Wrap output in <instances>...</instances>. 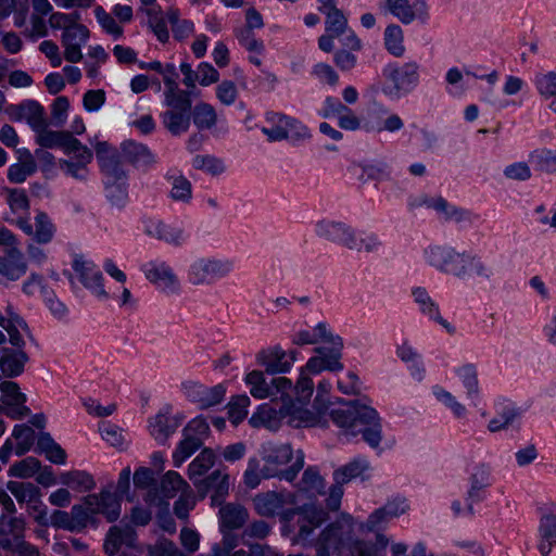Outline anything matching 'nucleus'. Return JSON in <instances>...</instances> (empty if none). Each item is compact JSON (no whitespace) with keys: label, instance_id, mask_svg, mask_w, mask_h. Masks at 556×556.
<instances>
[{"label":"nucleus","instance_id":"obj_1","mask_svg":"<svg viewBox=\"0 0 556 556\" xmlns=\"http://www.w3.org/2000/svg\"><path fill=\"white\" fill-rule=\"evenodd\" d=\"M327 410L328 406L320 399V396H316L313 410H311L301 406H296L294 403H292L291 396L288 393V399L286 402H281L278 414L280 417H289V424L291 426L301 428L325 426L327 424ZM276 414L277 410L275 408L268 405H264L255 415L250 418V424L254 427H257L261 424L268 422Z\"/></svg>","mask_w":556,"mask_h":556},{"label":"nucleus","instance_id":"obj_2","mask_svg":"<svg viewBox=\"0 0 556 556\" xmlns=\"http://www.w3.org/2000/svg\"><path fill=\"white\" fill-rule=\"evenodd\" d=\"M292 447L290 444H280L273 448L266 457V465L263 468L265 477H279L287 481H293L298 472L304 466V454L302 451L296 452L295 462L287 469H279V466L288 464L292 459Z\"/></svg>","mask_w":556,"mask_h":556},{"label":"nucleus","instance_id":"obj_3","mask_svg":"<svg viewBox=\"0 0 556 556\" xmlns=\"http://www.w3.org/2000/svg\"><path fill=\"white\" fill-rule=\"evenodd\" d=\"M165 105L168 108L163 114L162 119L165 128L173 135L177 136L186 132L190 126L191 117V93L164 99Z\"/></svg>","mask_w":556,"mask_h":556},{"label":"nucleus","instance_id":"obj_4","mask_svg":"<svg viewBox=\"0 0 556 556\" xmlns=\"http://www.w3.org/2000/svg\"><path fill=\"white\" fill-rule=\"evenodd\" d=\"M247 382L251 386V394L257 399L271 397L273 401L286 402L292 382L286 377H276L266 382L262 371H252L247 376Z\"/></svg>","mask_w":556,"mask_h":556},{"label":"nucleus","instance_id":"obj_5","mask_svg":"<svg viewBox=\"0 0 556 556\" xmlns=\"http://www.w3.org/2000/svg\"><path fill=\"white\" fill-rule=\"evenodd\" d=\"M84 506L89 515H103L109 522H114L121 515V504L111 490H102L99 494H89L84 498Z\"/></svg>","mask_w":556,"mask_h":556},{"label":"nucleus","instance_id":"obj_6","mask_svg":"<svg viewBox=\"0 0 556 556\" xmlns=\"http://www.w3.org/2000/svg\"><path fill=\"white\" fill-rule=\"evenodd\" d=\"M253 504L256 513L263 517H274L280 514L287 505L296 504V495L292 492L268 491L254 496Z\"/></svg>","mask_w":556,"mask_h":556},{"label":"nucleus","instance_id":"obj_7","mask_svg":"<svg viewBox=\"0 0 556 556\" xmlns=\"http://www.w3.org/2000/svg\"><path fill=\"white\" fill-rule=\"evenodd\" d=\"M342 348L343 343L341 338H337L334 346H332L328 352L326 348H316L315 351L319 356L309 358L306 364V368L313 374H318L323 370H341L343 368V365L340 362Z\"/></svg>","mask_w":556,"mask_h":556},{"label":"nucleus","instance_id":"obj_8","mask_svg":"<svg viewBox=\"0 0 556 556\" xmlns=\"http://www.w3.org/2000/svg\"><path fill=\"white\" fill-rule=\"evenodd\" d=\"M136 531L127 523L112 526L105 536L103 548L108 556H115L123 547H135Z\"/></svg>","mask_w":556,"mask_h":556},{"label":"nucleus","instance_id":"obj_9","mask_svg":"<svg viewBox=\"0 0 556 556\" xmlns=\"http://www.w3.org/2000/svg\"><path fill=\"white\" fill-rule=\"evenodd\" d=\"M36 142L43 149L60 148L66 153L80 141L68 130H51L43 126L36 132Z\"/></svg>","mask_w":556,"mask_h":556},{"label":"nucleus","instance_id":"obj_10","mask_svg":"<svg viewBox=\"0 0 556 556\" xmlns=\"http://www.w3.org/2000/svg\"><path fill=\"white\" fill-rule=\"evenodd\" d=\"M194 485L198 488L202 496H205L207 492L212 491V504L220 505L229 491L228 475L220 470H215L205 479H202L199 482L194 481Z\"/></svg>","mask_w":556,"mask_h":556},{"label":"nucleus","instance_id":"obj_11","mask_svg":"<svg viewBox=\"0 0 556 556\" xmlns=\"http://www.w3.org/2000/svg\"><path fill=\"white\" fill-rule=\"evenodd\" d=\"M302 510L303 515L298 520L299 531L293 539L295 543L305 542L313 531L328 519V514L323 508L313 505H304V509Z\"/></svg>","mask_w":556,"mask_h":556},{"label":"nucleus","instance_id":"obj_12","mask_svg":"<svg viewBox=\"0 0 556 556\" xmlns=\"http://www.w3.org/2000/svg\"><path fill=\"white\" fill-rule=\"evenodd\" d=\"M27 262L16 247L7 249L4 255L0 256V275L9 280H18L27 273Z\"/></svg>","mask_w":556,"mask_h":556},{"label":"nucleus","instance_id":"obj_13","mask_svg":"<svg viewBox=\"0 0 556 556\" xmlns=\"http://www.w3.org/2000/svg\"><path fill=\"white\" fill-rule=\"evenodd\" d=\"M66 154H74L75 161L60 160L59 165L61 169L74 178H85L87 165L91 162L93 156L92 151L79 142L75 148L73 147V150H68Z\"/></svg>","mask_w":556,"mask_h":556},{"label":"nucleus","instance_id":"obj_14","mask_svg":"<svg viewBox=\"0 0 556 556\" xmlns=\"http://www.w3.org/2000/svg\"><path fill=\"white\" fill-rule=\"evenodd\" d=\"M16 224L26 235L33 236L38 243H48L53 237V225L46 213L37 214L35 231L28 218L20 216Z\"/></svg>","mask_w":556,"mask_h":556},{"label":"nucleus","instance_id":"obj_15","mask_svg":"<svg viewBox=\"0 0 556 556\" xmlns=\"http://www.w3.org/2000/svg\"><path fill=\"white\" fill-rule=\"evenodd\" d=\"M258 363L265 368L267 372H286L289 370L291 363L294 361V353H290V359H287V354L279 348L262 351L257 355Z\"/></svg>","mask_w":556,"mask_h":556},{"label":"nucleus","instance_id":"obj_16","mask_svg":"<svg viewBox=\"0 0 556 556\" xmlns=\"http://www.w3.org/2000/svg\"><path fill=\"white\" fill-rule=\"evenodd\" d=\"M344 534L343 526L339 522L329 525L319 535L317 556H330L339 551Z\"/></svg>","mask_w":556,"mask_h":556},{"label":"nucleus","instance_id":"obj_17","mask_svg":"<svg viewBox=\"0 0 556 556\" xmlns=\"http://www.w3.org/2000/svg\"><path fill=\"white\" fill-rule=\"evenodd\" d=\"M37 169L34 155L25 150L20 154L17 163L12 164L8 169V178L11 182L22 184Z\"/></svg>","mask_w":556,"mask_h":556},{"label":"nucleus","instance_id":"obj_18","mask_svg":"<svg viewBox=\"0 0 556 556\" xmlns=\"http://www.w3.org/2000/svg\"><path fill=\"white\" fill-rule=\"evenodd\" d=\"M150 433L159 442L165 443L178 428V421L167 414L160 413L150 421Z\"/></svg>","mask_w":556,"mask_h":556},{"label":"nucleus","instance_id":"obj_19","mask_svg":"<svg viewBox=\"0 0 556 556\" xmlns=\"http://www.w3.org/2000/svg\"><path fill=\"white\" fill-rule=\"evenodd\" d=\"M222 526L233 530L241 528L248 520V510L239 504H227L219 509Z\"/></svg>","mask_w":556,"mask_h":556},{"label":"nucleus","instance_id":"obj_20","mask_svg":"<svg viewBox=\"0 0 556 556\" xmlns=\"http://www.w3.org/2000/svg\"><path fill=\"white\" fill-rule=\"evenodd\" d=\"M329 414L338 427L351 429L357 424V402H344L340 407L331 409Z\"/></svg>","mask_w":556,"mask_h":556},{"label":"nucleus","instance_id":"obj_21","mask_svg":"<svg viewBox=\"0 0 556 556\" xmlns=\"http://www.w3.org/2000/svg\"><path fill=\"white\" fill-rule=\"evenodd\" d=\"M539 529L543 540L539 549L543 556H546L551 553L553 545L556 544V515H543Z\"/></svg>","mask_w":556,"mask_h":556},{"label":"nucleus","instance_id":"obj_22","mask_svg":"<svg viewBox=\"0 0 556 556\" xmlns=\"http://www.w3.org/2000/svg\"><path fill=\"white\" fill-rule=\"evenodd\" d=\"M60 481L79 492H87L94 488L96 482L90 473L83 470H72L60 476Z\"/></svg>","mask_w":556,"mask_h":556},{"label":"nucleus","instance_id":"obj_23","mask_svg":"<svg viewBox=\"0 0 556 556\" xmlns=\"http://www.w3.org/2000/svg\"><path fill=\"white\" fill-rule=\"evenodd\" d=\"M7 489L21 504H28L41 496L40 489L31 482L9 481Z\"/></svg>","mask_w":556,"mask_h":556},{"label":"nucleus","instance_id":"obj_24","mask_svg":"<svg viewBox=\"0 0 556 556\" xmlns=\"http://www.w3.org/2000/svg\"><path fill=\"white\" fill-rule=\"evenodd\" d=\"M74 269L79 275L81 282L86 287L98 288V293L101 295H105V291L101 285V274L98 271H93V269L90 266H88L87 262H85L81 257L75 258Z\"/></svg>","mask_w":556,"mask_h":556},{"label":"nucleus","instance_id":"obj_25","mask_svg":"<svg viewBox=\"0 0 556 556\" xmlns=\"http://www.w3.org/2000/svg\"><path fill=\"white\" fill-rule=\"evenodd\" d=\"M37 447L45 453L48 459L54 464H64L66 460L65 451L54 442L47 432H41L37 440Z\"/></svg>","mask_w":556,"mask_h":556},{"label":"nucleus","instance_id":"obj_26","mask_svg":"<svg viewBox=\"0 0 556 556\" xmlns=\"http://www.w3.org/2000/svg\"><path fill=\"white\" fill-rule=\"evenodd\" d=\"M369 468V464L364 459H354L349 464L338 468L333 472V478L338 484H344L352 479L362 476Z\"/></svg>","mask_w":556,"mask_h":556},{"label":"nucleus","instance_id":"obj_27","mask_svg":"<svg viewBox=\"0 0 556 556\" xmlns=\"http://www.w3.org/2000/svg\"><path fill=\"white\" fill-rule=\"evenodd\" d=\"M191 116L194 125L199 129H210L217 122V114L215 109L205 102H199L195 104L191 112Z\"/></svg>","mask_w":556,"mask_h":556},{"label":"nucleus","instance_id":"obj_28","mask_svg":"<svg viewBox=\"0 0 556 556\" xmlns=\"http://www.w3.org/2000/svg\"><path fill=\"white\" fill-rule=\"evenodd\" d=\"M190 486L176 471H168L161 480L160 491L163 498H172L177 492L189 490Z\"/></svg>","mask_w":556,"mask_h":556},{"label":"nucleus","instance_id":"obj_29","mask_svg":"<svg viewBox=\"0 0 556 556\" xmlns=\"http://www.w3.org/2000/svg\"><path fill=\"white\" fill-rule=\"evenodd\" d=\"M325 488V481L319 472L308 467L299 482V491L308 493L311 496L321 494Z\"/></svg>","mask_w":556,"mask_h":556},{"label":"nucleus","instance_id":"obj_30","mask_svg":"<svg viewBox=\"0 0 556 556\" xmlns=\"http://www.w3.org/2000/svg\"><path fill=\"white\" fill-rule=\"evenodd\" d=\"M215 463V454L211 448H204L189 465V478L194 480L203 476Z\"/></svg>","mask_w":556,"mask_h":556},{"label":"nucleus","instance_id":"obj_31","mask_svg":"<svg viewBox=\"0 0 556 556\" xmlns=\"http://www.w3.org/2000/svg\"><path fill=\"white\" fill-rule=\"evenodd\" d=\"M202 443L203 442L199 438H193L187 433H184V439L180 441L173 454L175 466L179 467L185 462V459H187L202 446Z\"/></svg>","mask_w":556,"mask_h":556},{"label":"nucleus","instance_id":"obj_32","mask_svg":"<svg viewBox=\"0 0 556 556\" xmlns=\"http://www.w3.org/2000/svg\"><path fill=\"white\" fill-rule=\"evenodd\" d=\"M25 535V521L23 518L15 516L0 517V536L16 539Z\"/></svg>","mask_w":556,"mask_h":556},{"label":"nucleus","instance_id":"obj_33","mask_svg":"<svg viewBox=\"0 0 556 556\" xmlns=\"http://www.w3.org/2000/svg\"><path fill=\"white\" fill-rule=\"evenodd\" d=\"M163 81L165 85L164 99L191 93L188 90L179 88L177 83L178 74L174 64H166L162 70Z\"/></svg>","mask_w":556,"mask_h":556},{"label":"nucleus","instance_id":"obj_34","mask_svg":"<svg viewBox=\"0 0 556 556\" xmlns=\"http://www.w3.org/2000/svg\"><path fill=\"white\" fill-rule=\"evenodd\" d=\"M12 435L17 440L15 453L18 456L28 452L35 442V431L26 425L15 426Z\"/></svg>","mask_w":556,"mask_h":556},{"label":"nucleus","instance_id":"obj_35","mask_svg":"<svg viewBox=\"0 0 556 556\" xmlns=\"http://www.w3.org/2000/svg\"><path fill=\"white\" fill-rule=\"evenodd\" d=\"M24 111H26L24 114L25 119L35 132L43 126H49L45 117V110L38 102L26 101V109Z\"/></svg>","mask_w":556,"mask_h":556},{"label":"nucleus","instance_id":"obj_36","mask_svg":"<svg viewBox=\"0 0 556 556\" xmlns=\"http://www.w3.org/2000/svg\"><path fill=\"white\" fill-rule=\"evenodd\" d=\"M384 43L389 52L401 56L404 52L403 31L397 25H390L384 33Z\"/></svg>","mask_w":556,"mask_h":556},{"label":"nucleus","instance_id":"obj_37","mask_svg":"<svg viewBox=\"0 0 556 556\" xmlns=\"http://www.w3.org/2000/svg\"><path fill=\"white\" fill-rule=\"evenodd\" d=\"M26 359L27 356L24 352H20L16 355L3 356L0 359V368L5 376L15 377L23 371Z\"/></svg>","mask_w":556,"mask_h":556},{"label":"nucleus","instance_id":"obj_38","mask_svg":"<svg viewBox=\"0 0 556 556\" xmlns=\"http://www.w3.org/2000/svg\"><path fill=\"white\" fill-rule=\"evenodd\" d=\"M391 78L393 79L397 89H405L407 86L416 81L417 79V66L408 63L396 68L392 72Z\"/></svg>","mask_w":556,"mask_h":556},{"label":"nucleus","instance_id":"obj_39","mask_svg":"<svg viewBox=\"0 0 556 556\" xmlns=\"http://www.w3.org/2000/svg\"><path fill=\"white\" fill-rule=\"evenodd\" d=\"M7 201L14 214H24L29 210V199L22 189H5Z\"/></svg>","mask_w":556,"mask_h":556},{"label":"nucleus","instance_id":"obj_40","mask_svg":"<svg viewBox=\"0 0 556 556\" xmlns=\"http://www.w3.org/2000/svg\"><path fill=\"white\" fill-rule=\"evenodd\" d=\"M326 31L332 36H341L348 28V20L341 10L326 12Z\"/></svg>","mask_w":556,"mask_h":556},{"label":"nucleus","instance_id":"obj_41","mask_svg":"<svg viewBox=\"0 0 556 556\" xmlns=\"http://www.w3.org/2000/svg\"><path fill=\"white\" fill-rule=\"evenodd\" d=\"M195 506V496L191 489L184 491L174 504V514L177 518L187 521L189 511Z\"/></svg>","mask_w":556,"mask_h":556},{"label":"nucleus","instance_id":"obj_42","mask_svg":"<svg viewBox=\"0 0 556 556\" xmlns=\"http://www.w3.org/2000/svg\"><path fill=\"white\" fill-rule=\"evenodd\" d=\"M249 404L250 399L247 395L233 397L228 404V417L233 425H238L247 417Z\"/></svg>","mask_w":556,"mask_h":556},{"label":"nucleus","instance_id":"obj_43","mask_svg":"<svg viewBox=\"0 0 556 556\" xmlns=\"http://www.w3.org/2000/svg\"><path fill=\"white\" fill-rule=\"evenodd\" d=\"M40 469V462L35 457H27L21 462L15 463L11 469L10 473L14 477L18 478H30Z\"/></svg>","mask_w":556,"mask_h":556},{"label":"nucleus","instance_id":"obj_44","mask_svg":"<svg viewBox=\"0 0 556 556\" xmlns=\"http://www.w3.org/2000/svg\"><path fill=\"white\" fill-rule=\"evenodd\" d=\"M2 392V402L4 405H20L26 401L25 394L20 392V387L13 381L0 383Z\"/></svg>","mask_w":556,"mask_h":556},{"label":"nucleus","instance_id":"obj_45","mask_svg":"<svg viewBox=\"0 0 556 556\" xmlns=\"http://www.w3.org/2000/svg\"><path fill=\"white\" fill-rule=\"evenodd\" d=\"M8 552L15 556H38L39 549L37 546L27 542L25 535L17 536L16 539H9Z\"/></svg>","mask_w":556,"mask_h":556},{"label":"nucleus","instance_id":"obj_46","mask_svg":"<svg viewBox=\"0 0 556 556\" xmlns=\"http://www.w3.org/2000/svg\"><path fill=\"white\" fill-rule=\"evenodd\" d=\"M389 10L403 23H410L415 18V12L408 0H387Z\"/></svg>","mask_w":556,"mask_h":556},{"label":"nucleus","instance_id":"obj_47","mask_svg":"<svg viewBox=\"0 0 556 556\" xmlns=\"http://www.w3.org/2000/svg\"><path fill=\"white\" fill-rule=\"evenodd\" d=\"M149 556H187L177 545L167 540H159L154 545L149 546Z\"/></svg>","mask_w":556,"mask_h":556},{"label":"nucleus","instance_id":"obj_48","mask_svg":"<svg viewBox=\"0 0 556 556\" xmlns=\"http://www.w3.org/2000/svg\"><path fill=\"white\" fill-rule=\"evenodd\" d=\"M124 152L134 163L142 162L143 164H150L153 162L151 152L142 144L128 142L124 146Z\"/></svg>","mask_w":556,"mask_h":556},{"label":"nucleus","instance_id":"obj_49","mask_svg":"<svg viewBox=\"0 0 556 556\" xmlns=\"http://www.w3.org/2000/svg\"><path fill=\"white\" fill-rule=\"evenodd\" d=\"M28 515L40 526H48V510L47 506L41 501V496H37L34 502L26 504Z\"/></svg>","mask_w":556,"mask_h":556},{"label":"nucleus","instance_id":"obj_50","mask_svg":"<svg viewBox=\"0 0 556 556\" xmlns=\"http://www.w3.org/2000/svg\"><path fill=\"white\" fill-rule=\"evenodd\" d=\"M72 531H81L87 528L91 516L84 505H74L71 509Z\"/></svg>","mask_w":556,"mask_h":556},{"label":"nucleus","instance_id":"obj_51","mask_svg":"<svg viewBox=\"0 0 556 556\" xmlns=\"http://www.w3.org/2000/svg\"><path fill=\"white\" fill-rule=\"evenodd\" d=\"M180 544L188 554H194L200 547V534L190 528H182L180 531Z\"/></svg>","mask_w":556,"mask_h":556},{"label":"nucleus","instance_id":"obj_52","mask_svg":"<svg viewBox=\"0 0 556 556\" xmlns=\"http://www.w3.org/2000/svg\"><path fill=\"white\" fill-rule=\"evenodd\" d=\"M271 527L265 520H255L251 522L244 530L243 536L254 540H264L270 533Z\"/></svg>","mask_w":556,"mask_h":556},{"label":"nucleus","instance_id":"obj_53","mask_svg":"<svg viewBox=\"0 0 556 556\" xmlns=\"http://www.w3.org/2000/svg\"><path fill=\"white\" fill-rule=\"evenodd\" d=\"M225 395V389L222 386H215L211 389L205 390L199 399L201 408H208L211 406L219 404Z\"/></svg>","mask_w":556,"mask_h":556},{"label":"nucleus","instance_id":"obj_54","mask_svg":"<svg viewBox=\"0 0 556 556\" xmlns=\"http://www.w3.org/2000/svg\"><path fill=\"white\" fill-rule=\"evenodd\" d=\"M88 36H89V31H88L87 27H85L84 25L77 24V22H76L75 24H73V26L68 27L63 33L62 41H63V43H75V42L84 43L87 40Z\"/></svg>","mask_w":556,"mask_h":556},{"label":"nucleus","instance_id":"obj_55","mask_svg":"<svg viewBox=\"0 0 556 556\" xmlns=\"http://www.w3.org/2000/svg\"><path fill=\"white\" fill-rule=\"evenodd\" d=\"M96 15H97V18L99 21V23L101 24V26L109 33V34H112L116 37H119L122 36L123 34V28L121 26H118V24L116 23L115 18L106 13L103 8L101 7H98L96 9Z\"/></svg>","mask_w":556,"mask_h":556},{"label":"nucleus","instance_id":"obj_56","mask_svg":"<svg viewBox=\"0 0 556 556\" xmlns=\"http://www.w3.org/2000/svg\"><path fill=\"white\" fill-rule=\"evenodd\" d=\"M79 17L80 16L77 12L71 14L56 12L50 15L49 24L52 28H63L65 31L68 27L73 26V24H75Z\"/></svg>","mask_w":556,"mask_h":556},{"label":"nucleus","instance_id":"obj_57","mask_svg":"<svg viewBox=\"0 0 556 556\" xmlns=\"http://www.w3.org/2000/svg\"><path fill=\"white\" fill-rule=\"evenodd\" d=\"M541 170L553 172L556 169V154L549 150H539L532 153Z\"/></svg>","mask_w":556,"mask_h":556},{"label":"nucleus","instance_id":"obj_58","mask_svg":"<svg viewBox=\"0 0 556 556\" xmlns=\"http://www.w3.org/2000/svg\"><path fill=\"white\" fill-rule=\"evenodd\" d=\"M237 93V87L235 83L230 80H224L216 88L218 100L226 105H230L236 101Z\"/></svg>","mask_w":556,"mask_h":556},{"label":"nucleus","instance_id":"obj_59","mask_svg":"<svg viewBox=\"0 0 556 556\" xmlns=\"http://www.w3.org/2000/svg\"><path fill=\"white\" fill-rule=\"evenodd\" d=\"M199 83L201 86H210L219 80V73L210 63L203 62L198 66Z\"/></svg>","mask_w":556,"mask_h":556},{"label":"nucleus","instance_id":"obj_60","mask_svg":"<svg viewBox=\"0 0 556 556\" xmlns=\"http://www.w3.org/2000/svg\"><path fill=\"white\" fill-rule=\"evenodd\" d=\"M208 430L210 427L204 419L195 418L186 426L182 433H187L193 438H199L203 442V438L207 435Z\"/></svg>","mask_w":556,"mask_h":556},{"label":"nucleus","instance_id":"obj_61","mask_svg":"<svg viewBox=\"0 0 556 556\" xmlns=\"http://www.w3.org/2000/svg\"><path fill=\"white\" fill-rule=\"evenodd\" d=\"M147 277L152 282L163 281L167 287L173 286L176 282L175 275L166 267H155L148 271Z\"/></svg>","mask_w":556,"mask_h":556},{"label":"nucleus","instance_id":"obj_62","mask_svg":"<svg viewBox=\"0 0 556 556\" xmlns=\"http://www.w3.org/2000/svg\"><path fill=\"white\" fill-rule=\"evenodd\" d=\"M504 174L507 178L514 180H527L531 177L530 167L522 162L507 166L504 170Z\"/></svg>","mask_w":556,"mask_h":556},{"label":"nucleus","instance_id":"obj_63","mask_svg":"<svg viewBox=\"0 0 556 556\" xmlns=\"http://www.w3.org/2000/svg\"><path fill=\"white\" fill-rule=\"evenodd\" d=\"M170 194L175 200H188L191 197V184L184 177L175 178Z\"/></svg>","mask_w":556,"mask_h":556},{"label":"nucleus","instance_id":"obj_64","mask_svg":"<svg viewBox=\"0 0 556 556\" xmlns=\"http://www.w3.org/2000/svg\"><path fill=\"white\" fill-rule=\"evenodd\" d=\"M237 546V539L235 535H225L220 544H215L212 548V556H232L233 549Z\"/></svg>","mask_w":556,"mask_h":556}]
</instances>
